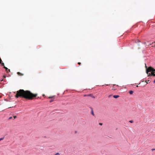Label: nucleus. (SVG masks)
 I'll return each instance as SVG.
<instances>
[{"mask_svg": "<svg viewBox=\"0 0 155 155\" xmlns=\"http://www.w3.org/2000/svg\"><path fill=\"white\" fill-rule=\"evenodd\" d=\"M37 95V94H33L29 91H25L23 89H20L17 91L15 97L17 98L21 97L29 100H32Z\"/></svg>", "mask_w": 155, "mask_h": 155, "instance_id": "1", "label": "nucleus"}, {"mask_svg": "<svg viewBox=\"0 0 155 155\" xmlns=\"http://www.w3.org/2000/svg\"><path fill=\"white\" fill-rule=\"evenodd\" d=\"M146 72L148 74L149 76H155V69H154L151 67H150L147 68V66L146 65Z\"/></svg>", "mask_w": 155, "mask_h": 155, "instance_id": "2", "label": "nucleus"}, {"mask_svg": "<svg viewBox=\"0 0 155 155\" xmlns=\"http://www.w3.org/2000/svg\"><path fill=\"white\" fill-rule=\"evenodd\" d=\"M118 87V85H114L113 86L112 90H115L117 89V88Z\"/></svg>", "mask_w": 155, "mask_h": 155, "instance_id": "3", "label": "nucleus"}, {"mask_svg": "<svg viewBox=\"0 0 155 155\" xmlns=\"http://www.w3.org/2000/svg\"><path fill=\"white\" fill-rule=\"evenodd\" d=\"M4 68L5 69V71L8 73L9 72H10V70L9 69H8L7 67H5V66H4Z\"/></svg>", "mask_w": 155, "mask_h": 155, "instance_id": "4", "label": "nucleus"}, {"mask_svg": "<svg viewBox=\"0 0 155 155\" xmlns=\"http://www.w3.org/2000/svg\"><path fill=\"white\" fill-rule=\"evenodd\" d=\"M120 97V96L119 95H114L113 96V97L115 98H117Z\"/></svg>", "mask_w": 155, "mask_h": 155, "instance_id": "5", "label": "nucleus"}, {"mask_svg": "<svg viewBox=\"0 0 155 155\" xmlns=\"http://www.w3.org/2000/svg\"><path fill=\"white\" fill-rule=\"evenodd\" d=\"M17 74L19 75V76H22L23 75V74H21V73L20 72H17Z\"/></svg>", "mask_w": 155, "mask_h": 155, "instance_id": "6", "label": "nucleus"}, {"mask_svg": "<svg viewBox=\"0 0 155 155\" xmlns=\"http://www.w3.org/2000/svg\"><path fill=\"white\" fill-rule=\"evenodd\" d=\"M134 93V91H129V93L130 94H132Z\"/></svg>", "mask_w": 155, "mask_h": 155, "instance_id": "7", "label": "nucleus"}, {"mask_svg": "<svg viewBox=\"0 0 155 155\" xmlns=\"http://www.w3.org/2000/svg\"><path fill=\"white\" fill-rule=\"evenodd\" d=\"M91 114L93 115V116H94V111H93V109L92 108V110H91Z\"/></svg>", "mask_w": 155, "mask_h": 155, "instance_id": "8", "label": "nucleus"}, {"mask_svg": "<svg viewBox=\"0 0 155 155\" xmlns=\"http://www.w3.org/2000/svg\"><path fill=\"white\" fill-rule=\"evenodd\" d=\"M87 95H88V97L90 96V97H92L93 98H94V97H93V95L92 94H88Z\"/></svg>", "mask_w": 155, "mask_h": 155, "instance_id": "9", "label": "nucleus"}, {"mask_svg": "<svg viewBox=\"0 0 155 155\" xmlns=\"http://www.w3.org/2000/svg\"><path fill=\"white\" fill-rule=\"evenodd\" d=\"M1 65L2 66H4H4H5L4 65V64L3 63H2V62L1 63Z\"/></svg>", "mask_w": 155, "mask_h": 155, "instance_id": "10", "label": "nucleus"}, {"mask_svg": "<svg viewBox=\"0 0 155 155\" xmlns=\"http://www.w3.org/2000/svg\"><path fill=\"white\" fill-rule=\"evenodd\" d=\"M54 101V99H52V100H51L50 101V103H51V102H53V101Z\"/></svg>", "mask_w": 155, "mask_h": 155, "instance_id": "11", "label": "nucleus"}, {"mask_svg": "<svg viewBox=\"0 0 155 155\" xmlns=\"http://www.w3.org/2000/svg\"><path fill=\"white\" fill-rule=\"evenodd\" d=\"M129 122L130 123H133V121L132 120H130L129 121Z\"/></svg>", "mask_w": 155, "mask_h": 155, "instance_id": "12", "label": "nucleus"}, {"mask_svg": "<svg viewBox=\"0 0 155 155\" xmlns=\"http://www.w3.org/2000/svg\"><path fill=\"white\" fill-rule=\"evenodd\" d=\"M54 96H50L48 97V98L51 99L53 98Z\"/></svg>", "mask_w": 155, "mask_h": 155, "instance_id": "13", "label": "nucleus"}, {"mask_svg": "<svg viewBox=\"0 0 155 155\" xmlns=\"http://www.w3.org/2000/svg\"><path fill=\"white\" fill-rule=\"evenodd\" d=\"M112 95H109V96H108V98H110L111 97H112Z\"/></svg>", "mask_w": 155, "mask_h": 155, "instance_id": "14", "label": "nucleus"}, {"mask_svg": "<svg viewBox=\"0 0 155 155\" xmlns=\"http://www.w3.org/2000/svg\"><path fill=\"white\" fill-rule=\"evenodd\" d=\"M4 139V138H3V137L0 138V141H1V140H3Z\"/></svg>", "mask_w": 155, "mask_h": 155, "instance_id": "15", "label": "nucleus"}, {"mask_svg": "<svg viewBox=\"0 0 155 155\" xmlns=\"http://www.w3.org/2000/svg\"><path fill=\"white\" fill-rule=\"evenodd\" d=\"M60 153H56L54 155H59Z\"/></svg>", "mask_w": 155, "mask_h": 155, "instance_id": "16", "label": "nucleus"}, {"mask_svg": "<svg viewBox=\"0 0 155 155\" xmlns=\"http://www.w3.org/2000/svg\"><path fill=\"white\" fill-rule=\"evenodd\" d=\"M13 117H14L13 120H14V119H15L17 117L16 116H14Z\"/></svg>", "mask_w": 155, "mask_h": 155, "instance_id": "17", "label": "nucleus"}, {"mask_svg": "<svg viewBox=\"0 0 155 155\" xmlns=\"http://www.w3.org/2000/svg\"><path fill=\"white\" fill-rule=\"evenodd\" d=\"M88 94H85L84 95V96L85 97H88V95H87Z\"/></svg>", "mask_w": 155, "mask_h": 155, "instance_id": "18", "label": "nucleus"}, {"mask_svg": "<svg viewBox=\"0 0 155 155\" xmlns=\"http://www.w3.org/2000/svg\"><path fill=\"white\" fill-rule=\"evenodd\" d=\"M12 117H9V118H8V120H11V119H12Z\"/></svg>", "mask_w": 155, "mask_h": 155, "instance_id": "19", "label": "nucleus"}, {"mask_svg": "<svg viewBox=\"0 0 155 155\" xmlns=\"http://www.w3.org/2000/svg\"><path fill=\"white\" fill-rule=\"evenodd\" d=\"M2 62V61L1 58H0V64H1V62Z\"/></svg>", "mask_w": 155, "mask_h": 155, "instance_id": "20", "label": "nucleus"}, {"mask_svg": "<svg viewBox=\"0 0 155 155\" xmlns=\"http://www.w3.org/2000/svg\"><path fill=\"white\" fill-rule=\"evenodd\" d=\"M151 150L152 151H153L154 150H155V149L154 148H153V149H152Z\"/></svg>", "mask_w": 155, "mask_h": 155, "instance_id": "21", "label": "nucleus"}, {"mask_svg": "<svg viewBox=\"0 0 155 155\" xmlns=\"http://www.w3.org/2000/svg\"><path fill=\"white\" fill-rule=\"evenodd\" d=\"M78 64L80 65L81 64V62H78Z\"/></svg>", "mask_w": 155, "mask_h": 155, "instance_id": "22", "label": "nucleus"}, {"mask_svg": "<svg viewBox=\"0 0 155 155\" xmlns=\"http://www.w3.org/2000/svg\"><path fill=\"white\" fill-rule=\"evenodd\" d=\"M154 44V46L155 45V42H153L152 43V44Z\"/></svg>", "mask_w": 155, "mask_h": 155, "instance_id": "23", "label": "nucleus"}, {"mask_svg": "<svg viewBox=\"0 0 155 155\" xmlns=\"http://www.w3.org/2000/svg\"><path fill=\"white\" fill-rule=\"evenodd\" d=\"M99 124H100V125H102V123H100Z\"/></svg>", "mask_w": 155, "mask_h": 155, "instance_id": "24", "label": "nucleus"}, {"mask_svg": "<svg viewBox=\"0 0 155 155\" xmlns=\"http://www.w3.org/2000/svg\"><path fill=\"white\" fill-rule=\"evenodd\" d=\"M153 82L155 83V80Z\"/></svg>", "mask_w": 155, "mask_h": 155, "instance_id": "25", "label": "nucleus"}, {"mask_svg": "<svg viewBox=\"0 0 155 155\" xmlns=\"http://www.w3.org/2000/svg\"><path fill=\"white\" fill-rule=\"evenodd\" d=\"M42 96H45V95L44 94H43Z\"/></svg>", "mask_w": 155, "mask_h": 155, "instance_id": "26", "label": "nucleus"}, {"mask_svg": "<svg viewBox=\"0 0 155 155\" xmlns=\"http://www.w3.org/2000/svg\"><path fill=\"white\" fill-rule=\"evenodd\" d=\"M138 87V85L137 86V87Z\"/></svg>", "mask_w": 155, "mask_h": 155, "instance_id": "27", "label": "nucleus"}, {"mask_svg": "<svg viewBox=\"0 0 155 155\" xmlns=\"http://www.w3.org/2000/svg\"><path fill=\"white\" fill-rule=\"evenodd\" d=\"M1 97V96H0V97Z\"/></svg>", "mask_w": 155, "mask_h": 155, "instance_id": "28", "label": "nucleus"}]
</instances>
